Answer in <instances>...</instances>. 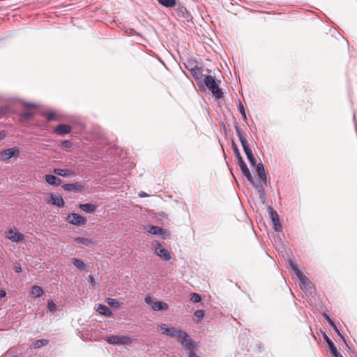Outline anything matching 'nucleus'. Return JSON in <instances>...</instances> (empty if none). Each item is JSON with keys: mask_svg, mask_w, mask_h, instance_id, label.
<instances>
[{"mask_svg": "<svg viewBox=\"0 0 357 357\" xmlns=\"http://www.w3.org/2000/svg\"><path fill=\"white\" fill-rule=\"evenodd\" d=\"M6 291L3 290H0V298H3L6 296Z\"/></svg>", "mask_w": 357, "mask_h": 357, "instance_id": "obj_45", "label": "nucleus"}, {"mask_svg": "<svg viewBox=\"0 0 357 357\" xmlns=\"http://www.w3.org/2000/svg\"><path fill=\"white\" fill-rule=\"evenodd\" d=\"M47 309L52 312L56 310V305L52 300H49L47 301Z\"/></svg>", "mask_w": 357, "mask_h": 357, "instance_id": "obj_36", "label": "nucleus"}, {"mask_svg": "<svg viewBox=\"0 0 357 357\" xmlns=\"http://www.w3.org/2000/svg\"><path fill=\"white\" fill-rule=\"evenodd\" d=\"M96 310L98 313H100L102 315H105V316H107V317L112 315V313L110 311V310L109 309V307H107L106 305H104L102 304H99L98 305Z\"/></svg>", "mask_w": 357, "mask_h": 357, "instance_id": "obj_25", "label": "nucleus"}, {"mask_svg": "<svg viewBox=\"0 0 357 357\" xmlns=\"http://www.w3.org/2000/svg\"><path fill=\"white\" fill-rule=\"evenodd\" d=\"M53 172L59 176L63 177H70L76 176V173L70 169H63L60 168H55L53 169Z\"/></svg>", "mask_w": 357, "mask_h": 357, "instance_id": "obj_19", "label": "nucleus"}, {"mask_svg": "<svg viewBox=\"0 0 357 357\" xmlns=\"http://www.w3.org/2000/svg\"><path fill=\"white\" fill-rule=\"evenodd\" d=\"M71 130V127L66 124H60L57 126L55 129L54 132L56 134L59 135H64L68 133H69Z\"/></svg>", "mask_w": 357, "mask_h": 357, "instance_id": "obj_21", "label": "nucleus"}, {"mask_svg": "<svg viewBox=\"0 0 357 357\" xmlns=\"http://www.w3.org/2000/svg\"><path fill=\"white\" fill-rule=\"evenodd\" d=\"M188 357H199L195 352H190V355H188Z\"/></svg>", "mask_w": 357, "mask_h": 357, "instance_id": "obj_46", "label": "nucleus"}, {"mask_svg": "<svg viewBox=\"0 0 357 357\" xmlns=\"http://www.w3.org/2000/svg\"><path fill=\"white\" fill-rule=\"evenodd\" d=\"M259 349L260 351H263L264 349V345L262 343L259 344Z\"/></svg>", "mask_w": 357, "mask_h": 357, "instance_id": "obj_48", "label": "nucleus"}, {"mask_svg": "<svg viewBox=\"0 0 357 357\" xmlns=\"http://www.w3.org/2000/svg\"><path fill=\"white\" fill-rule=\"evenodd\" d=\"M79 208L86 213H92L96 210V206L92 204H82L79 205Z\"/></svg>", "mask_w": 357, "mask_h": 357, "instance_id": "obj_28", "label": "nucleus"}, {"mask_svg": "<svg viewBox=\"0 0 357 357\" xmlns=\"http://www.w3.org/2000/svg\"><path fill=\"white\" fill-rule=\"evenodd\" d=\"M130 33H135V30H133V29H131V30H130Z\"/></svg>", "mask_w": 357, "mask_h": 357, "instance_id": "obj_51", "label": "nucleus"}, {"mask_svg": "<svg viewBox=\"0 0 357 357\" xmlns=\"http://www.w3.org/2000/svg\"><path fill=\"white\" fill-rule=\"evenodd\" d=\"M45 181L48 184L54 186H59L61 184V179L52 174H47L45 176Z\"/></svg>", "mask_w": 357, "mask_h": 357, "instance_id": "obj_23", "label": "nucleus"}, {"mask_svg": "<svg viewBox=\"0 0 357 357\" xmlns=\"http://www.w3.org/2000/svg\"><path fill=\"white\" fill-rule=\"evenodd\" d=\"M250 184L257 189L260 200L262 202L263 204H265L266 199V194L261 183L260 182H256L253 178V183Z\"/></svg>", "mask_w": 357, "mask_h": 357, "instance_id": "obj_18", "label": "nucleus"}, {"mask_svg": "<svg viewBox=\"0 0 357 357\" xmlns=\"http://www.w3.org/2000/svg\"><path fill=\"white\" fill-rule=\"evenodd\" d=\"M204 84L208 90L216 98H221L223 96L222 90L218 86L215 79L211 75H207L204 78Z\"/></svg>", "mask_w": 357, "mask_h": 357, "instance_id": "obj_3", "label": "nucleus"}, {"mask_svg": "<svg viewBox=\"0 0 357 357\" xmlns=\"http://www.w3.org/2000/svg\"><path fill=\"white\" fill-rule=\"evenodd\" d=\"M323 317L327 320V321L328 322V324H330V326L331 327H333V328L334 329V331L337 333V335L340 337V338L344 341V342L347 345V342H346V340L344 337V336L342 335V333H340V330L337 328V326L335 325V322L331 319V317L326 314V313H323Z\"/></svg>", "mask_w": 357, "mask_h": 357, "instance_id": "obj_22", "label": "nucleus"}, {"mask_svg": "<svg viewBox=\"0 0 357 357\" xmlns=\"http://www.w3.org/2000/svg\"><path fill=\"white\" fill-rule=\"evenodd\" d=\"M177 342H179L184 349L188 352V355H190V352H195V350L197 348L196 342L185 331H184L182 335L177 339Z\"/></svg>", "mask_w": 357, "mask_h": 357, "instance_id": "obj_2", "label": "nucleus"}, {"mask_svg": "<svg viewBox=\"0 0 357 357\" xmlns=\"http://www.w3.org/2000/svg\"><path fill=\"white\" fill-rule=\"evenodd\" d=\"M245 155L247 156V158L252 167H254L256 165V160L252 152V151L245 153Z\"/></svg>", "mask_w": 357, "mask_h": 357, "instance_id": "obj_33", "label": "nucleus"}, {"mask_svg": "<svg viewBox=\"0 0 357 357\" xmlns=\"http://www.w3.org/2000/svg\"><path fill=\"white\" fill-rule=\"evenodd\" d=\"M162 6L169 8L176 5V0H158Z\"/></svg>", "mask_w": 357, "mask_h": 357, "instance_id": "obj_31", "label": "nucleus"}, {"mask_svg": "<svg viewBox=\"0 0 357 357\" xmlns=\"http://www.w3.org/2000/svg\"><path fill=\"white\" fill-rule=\"evenodd\" d=\"M67 220L69 223L76 226L84 225L87 222V220L84 216L80 215L75 213H72L71 214L68 215Z\"/></svg>", "mask_w": 357, "mask_h": 357, "instance_id": "obj_8", "label": "nucleus"}, {"mask_svg": "<svg viewBox=\"0 0 357 357\" xmlns=\"http://www.w3.org/2000/svg\"><path fill=\"white\" fill-rule=\"evenodd\" d=\"M74 241L77 243H82L86 246H90L93 244V241L85 237H76L74 238Z\"/></svg>", "mask_w": 357, "mask_h": 357, "instance_id": "obj_29", "label": "nucleus"}, {"mask_svg": "<svg viewBox=\"0 0 357 357\" xmlns=\"http://www.w3.org/2000/svg\"><path fill=\"white\" fill-rule=\"evenodd\" d=\"M19 154L20 149L17 147L6 149L0 152V160H8L13 157L18 156Z\"/></svg>", "mask_w": 357, "mask_h": 357, "instance_id": "obj_7", "label": "nucleus"}, {"mask_svg": "<svg viewBox=\"0 0 357 357\" xmlns=\"http://www.w3.org/2000/svg\"><path fill=\"white\" fill-rule=\"evenodd\" d=\"M73 264L77 268L80 270H84L86 268L85 264L80 259L73 258Z\"/></svg>", "mask_w": 357, "mask_h": 357, "instance_id": "obj_30", "label": "nucleus"}, {"mask_svg": "<svg viewBox=\"0 0 357 357\" xmlns=\"http://www.w3.org/2000/svg\"><path fill=\"white\" fill-rule=\"evenodd\" d=\"M49 341L47 340L41 339L36 340L33 344V347L35 349H40L43 346H45L48 344Z\"/></svg>", "mask_w": 357, "mask_h": 357, "instance_id": "obj_32", "label": "nucleus"}, {"mask_svg": "<svg viewBox=\"0 0 357 357\" xmlns=\"http://www.w3.org/2000/svg\"><path fill=\"white\" fill-rule=\"evenodd\" d=\"M194 315L198 318L199 321L202 320L204 316V312L202 310H198L195 312Z\"/></svg>", "mask_w": 357, "mask_h": 357, "instance_id": "obj_40", "label": "nucleus"}, {"mask_svg": "<svg viewBox=\"0 0 357 357\" xmlns=\"http://www.w3.org/2000/svg\"><path fill=\"white\" fill-rule=\"evenodd\" d=\"M155 254L165 261H169L171 259V255L168 250L159 243L155 246Z\"/></svg>", "mask_w": 357, "mask_h": 357, "instance_id": "obj_9", "label": "nucleus"}, {"mask_svg": "<svg viewBox=\"0 0 357 357\" xmlns=\"http://www.w3.org/2000/svg\"><path fill=\"white\" fill-rule=\"evenodd\" d=\"M232 148H233L234 154H235L236 157L237 158V160L242 158L240 151H239L236 144L234 141H232Z\"/></svg>", "mask_w": 357, "mask_h": 357, "instance_id": "obj_34", "label": "nucleus"}, {"mask_svg": "<svg viewBox=\"0 0 357 357\" xmlns=\"http://www.w3.org/2000/svg\"><path fill=\"white\" fill-rule=\"evenodd\" d=\"M6 237L10 239L13 242H20L24 239V235L20 232L13 230L9 229L6 234Z\"/></svg>", "mask_w": 357, "mask_h": 357, "instance_id": "obj_13", "label": "nucleus"}, {"mask_svg": "<svg viewBox=\"0 0 357 357\" xmlns=\"http://www.w3.org/2000/svg\"><path fill=\"white\" fill-rule=\"evenodd\" d=\"M89 278H90V279H91V282H93V276H92V275H90V276H89Z\"/></svg>", "mask_w": 357, "mask_h": 357, "instance_id": "obj_50", "label": "nucleus"}, {"mask_svg": "<svg viewBox=\"0 0 357 357\" xmlns=\"http://www.w3.org/2000/svg\"><path fill=\"white\" fill-rule=\"evenodd\" d=\"M192 75L196 79H200L202 77V69L197 66L190 69Z\"/></svg>", "mask_w": 357, "mask_h": 357, "instance_id": "obj_26", "label": "nucleus"}, {"mask_svg": "<svg viewBox=\"0 0 357 357\" xmlns=\"http://www.w3.org/2000/svg\"><path fill=\"white\" fill-rule=\"evenodd\" d=\"M84 188V185L79 183H68L63 185V188L68 192H79Z\"/></svg>", "mask_w": 357, "mask_h": 357, "instance_id": "obj_17", "label": "nucleus"}, {"mask_svg": "<svg viewBox=\"0 0 357 357\" xmlns=\"http://www.w3.org/2000/svg\"><path fill=\"white\" fill-rule=\"evenodd\" d=\"M289 266L294 271V273L299 280L300 287L302 289H304L311 294L313 290L312 283L308 280L307 277L303 275V273L300 271V270L291 260L289 261Z\"/></svg>", "mask_w": 357, "mask_h": 357, "instance_id": "obj_1", "label": "nucleus"}, {"mask_svg": "<svg viewBox=\"0 0 357 357\" xmlns=\"http://www.w3.org/2000/svg\"><path fill=\"white\" fill-rule=\"evenodd\" d=\"M43 294V289L38 286L33 285L31 289V295L34 298H38Z\"/></svg>", "mask_w": 357, "mask_h": 357, "instance_id": "obj_27", "label": "nucleus"}, {"mask_svg": "<svg viewBox=\"0 0 357 357\" xmlns=\"http://www.w3.org/2000/svg\"><path fill=\"white\" fill-rule=\"evenodd\" d=\"M268 211L273 224V228L275 231L278 232L281 231L282 226L280 223L279 217L277 212L274 211L273 208L271 206H268Z\"/></svg>", "mask_w": 357, "mask_h": 357, "instance_id": "obj_11", "label": "nucleus"}, {"mask_svg": "<svg viewBox=\"0 0 357 357\" xmlns=\"http://www.w3.org/2000/svg\"><path fill=\"white\" fill-rule=\"evenodd\" d=\"M175 13L176 14L178 17L181 18L183 20H188L190 17V14L187 10L186 8L181 5L177 6V7L175 9Z\"/></svg>", "mask_w": 357, "mask_h": 357, "instance_id": "obj_16", "label": "nucleus"}, {"mask_svg": "<svg viewBox=\"0 0 357 357\" xmlns=\"http://www.w3.org/2000/svg\"><path fill=\"white\" fill-rule=\"evenodd\" d=\"M238 107V110H239L240 113L241 114L244 121H247L248 118L246 116L245 111L243 104L241 102H239Z\"/></svg>", "mask_w": 357, "mask_h": 357, "instance_id": "obj_37", "label": "nucleus"}, {"mask_svg": "<svg viewBox=\"0 0 357 357\" xmlns=\"http://www.w3.org/2000/svg\"><path fill=\"white\" fill-rule=\"evenodd\" d=\"M62 145H63V146H65V147L68 148V147H70V146H71V142H70V141H68V140H66V141H63V142H62Z\"/></svg>", "mask_w": 357, "mask_h": 357, "instance_id": "obj_44", "label": "nucleus"}, {"mask_svg": "<svg viewBox=\"0 0 357 357\" xmlns=\"http://www.w3.org/2000/svg\"><path fill=\"white\" fill-rule=\"evenodd\" d=\"M21 116L24 119H29L33 116V114L30 112H24L21 114Z\"/></svg>", "mask_w": 357, "mask_h": 357, "instance_id": "obj_41", "label": "nucleus"}, {"mask_svg": "<svg viewBox=\"0 0 357 357\" xmlns=\"http://www.w3.org/2000/svg\"><path fill=\"white\" fill-rule=\"evenodd\" d=\"M190 301L193 303H199L201 301V296L197 293L190 294Z\"/></svg>", "mask_w": 357, "mask_h": 357, "instance_id": "obj_35", "label": "nucleus"}, {"mask_svg": "<svg viewBox=\"0 0 357 357\" xmlns=\"http://www.w3.org/2000/svg\"><path fill=\"white\" fill-rule=\"evenodd\" d=\"M238 164L243 174V175L246 177V178L248 180L250 183H253V176L249 170V169L247 167L246 163L244 162L243 158L238 160Z\"/></svg>", "mask_w": 357, "mask_h": 357, "instance_id": "obj_10", "label": "nucleus"}, {"mask_svg": "<svg viewBox=\"0 0 357 357\" xmlns=\"http://www.w3.org/2000/svg\"><path fill=\"white\" fill-rule=\"evenodd\" d=\"M324 338L325 341L326 342L330 352L333 355V357H342V356L340 354V353L337 351L336 347L335 346L334 343L332 342V340L326 335V334L324 335Z\"/></svg>", "mask_w": 357, "mask_h": 357, "instance_id": "obj_15", "label": "nucleus"}, {"mask_svg": "<svg viewBox=\"0 0 357 357\" xmlns=\"http://www.w3.org/2000/svg\"><path fill=\"white\" fill-rule=\"evenodd\" d=\"M14 270L15 272L17 273H20L22 272V267H21V265L20 263L18 262H15V264H14Z\"/></svg>", "mask_w": 357, "mask_h": 357, "instance_id": "obj_42", "label": "nucleus"}, {"mask_svg": "<svg viewBox=\"0 0 357 357\" xmlns=\"http://www.w3.org/2000/svg\"><path fill=\"white\" fill-rule=\"evenodd\" d=\"M141 197H146L148 196L147 194L144 192H141L139 195Z\"/></svg>", "mask_w": 357, "mask_h": 357, "instance_id": "obj_47", "label": "nucleus"}, {"mask_svg": "<svg viewBox=\"0 0 357 357\" xmlns=\"http://www.w3.org/2000/svg\"><path fill=\"white\" fill-rule=\"evenodd\" d=\"M235 130L237 134V136L239 138V140L241 142V144L242 145V147L243 149V151L245 153L249 152L252 151L249 146V144L248 142V140L243 135L242 132H241L238 126H235Z\"/></svg>", "mask_w": 357, "mask_h": 357, "instance_id": "obj_14", "label": "nucleus"}, {"mask_svg": "<svg viewBox=\"0 0 357 357\" xmlns=\"http://www.w3.org/2000/svg\"><path fill=\"white\" fill-rule=\"evenodd\" d=\"M6 137V132L3 130L0 132V141L4 139Z\"/></svg>", "mask_w": 357, "mask_h": 357, "instance_id": "obj_43", "label": "nucleus"}, {"mask_svg": "<svg viewBox=\"0 0 357 357\" xmlns=\"http://www.w3.org/2000/svg\"><path fill=\"white\" fill-rule=\"evenodd\" d=\"M51 203L53 205H55V206H57L59 207L64 206V201H63V198L61 197V196H60V195H51Z\"/></svg>", "mask_w": 357, "mask_h": 357, "instance_id": "obj_24", "label": "nucleus"}, {"mask_svg": "<svg viewBox=\"0 0 357 357\" xmlns=\"http://www.w3.org/2000/svg\"><path fill=\"white\" fill-rule=\"evenodd\" d=\"M106 341L112 344H126L132 343L130 337L123 335H110L106 338Z\"/></svg>", "mask_w": 357, "mask_h": 357, "instance_id": "obj_6", "label": "nucleus"}, {"mask_svg": "<svg viewBox=\"0 0 357 357\" xmlns=\"http://www.w3.org/2000/svg\"><path fill=\"white\" fill-rule=\"evenodd\" d=\"M47 121H51L56 119V115L53 112H48L45 114Z\"/></svg>", "mask_w": 357, "mask_h": 357, "instance_id": "obj_39", "label": "nucleus"}, {"mask_svg": "<svg viewBox=\"0 0 357 357\" xmlns=\"http://www.w3.org/2000/svg\"><path fill=\"white\" fill-rule=\"evenodd\" d=\"M145 303L155 311L167 310L168 308V305L167 303L162 301H158L151 296H146L145 298Z\"/></svg>", "mask_w": 357, "mask_h": 357, "instance_id": "obj_5", "label": "nucleus"}, {"mask_svg": "<svg viewBox=\"0 0 357 357\" xmlns=\"http://www.w3.org/2000/svg\"><path fill=\"white\" fill-rule=\"evenodd\" d=\"M160 329L162 334H165L171 337H176L177 339H178L184 332V331L178 329L173 326H170L169 325L165 324L160 325Z\"/></svg>", "mask_w": 357, "mask_h": 357, "instance_id": "obj_4", "label": "nucleus"}, {"mask_svg": "<svg viewBox=\"0 0 357 357\" xmlns=\"http://www.w3.org/2000/svg\"><path fill=\"white\" fill-rule=\"evenodd\" d=\"M256 172H257L259 177L262 180L263 183L265 185H267V177L266 175L264 165L261 162H259L257 165Z\"/></svg>", "mask_w": 357, "mask_h": 357, "instance_id": "obj_20", "label": "nucleus"}, {"mask_svg": "<svg viewBox=\"0 0 357 357\" xmlns=\"http://www.w3.org/2000/svg\"><path fill=\"white\" fill-rule=\"evenodd\" d=\"M107 303L110 306L118 307L119 306V303L114 298H108L107 299Z\"/></svg>", "mask_w": 357, "mask_h": 357, "instance_id": "obj_38", "label": "nucleus"}, {"mask_svg": "<svg viewBox=\"0 0 357 357\" xmlns=\"http://www.w3.org/2000/svg\"><path fill=\"white\" fill-rule=\"evenodd\" d=\"M147 231L153 235H156L162 237L163 239L168 236V232L159 227L151 225L148 227Z\"/></svg>", "mask_w": 357, "mask_h": 357, "instance_id": "obj_12", "label": "nucleus"}, {"mask_svg": "<svg viewBox=\"0 0 357 357\" xmlns=\"http://www.w3.org/2000/svg\"><path fill=\"white\" fill-rule=\"evenodd\" d=\"M24 106L26 107H33V105L30 103H26V104H24Z\"/></svg>", "mask_w": 357, "mask_h": 357, "instance_id": "obj_49", "label": "nucleus"}]
</instances>
